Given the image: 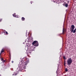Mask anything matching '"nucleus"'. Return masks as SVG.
I'll return each instance as SVG.
<instances>
[{
  "mask_svg": "<svg viewBox=\"0 0 76 76\" xmlns=\"http://www.w3.org/2000/svg\"><path fill=\"white\" fill-rule=\"evenodd\" d=\"M21 62L22 63L20 65V69L21 70H24L26 69L25 66H26L27 64L29 63V59L26 58V57H25L22 59Z\"/></svg>",
  "mask_w": 76,
  "mask_h": 76,
  "instance_id": "nucleus-1",
  "label": "nucleus"
},
{
  "mask_svg": "<svg viewBox=\"0 0 76 76\" xmlns=\"http://www.w3.org/2000/svg\"><path fill=\"white\" fill-rule=\"evenodd\" d=\"M71 32H73L74 33H75V32H76V28L74 30V29H75V26L74 25H72L71 26Z\"/></svg>",
  "mask_w": 76,
  "mask_h": 76,
  "instance_id": "nucleus-2",
  "label": "nucleus"
},
{
  "mask_svg": "<svg viewBox=\"0 0 76 76\" xmlns=\"http://www.w3.org/2000/svg\"><path fill=\"white\" fill-rule=\"evenodd\" d=\"M67 64H68V65H70L72 63V58H68L67 60Z\"/></svg>",
  "mask_w": 76,
  "mask_h": 76,
  "instance_id": "nucleus-3",
  "label": "nucleus"
},
{
  "mask_svg": "<svg viewBox=\"0 0 76 76\" xmlns=\"http://www.w3.org/2000/svg\"><path fill=\"white\" fill-rule=\"evenodd\" d=\"M32 45L34 46H36V47H37V46H38L39 44L38 43V41H34L32 43Z\"/></svg>",
  "mask_w": 76,
  "mask_h": 76,
  "instance_id": "nucleus-4",
  "label": "nucleus"
},
{
  "mask_svg": "<svg viewBox=\"0 0 76 76\" xmlns=\"http://www.w3.org/2000/svg\"><path fill=\"white\" fill-rule=\"evenodd\" d=\"M34 48L33 47H31V48H30L28 50V51L29 53H31V52H32V51L34 50Z\"/></svg>",
  "mask_w": 76,
  "mask_h": 76,
  "instance_id": "nucleus-5",
  "label": "nucleus"
},
{
  "mask_svg": "<svg viewBox=\"0 0 76 76\" xmlns=\"http://www.w3.org/2000/svg\"><path fill=\"white\" fill-rule=\"evenodd\" d=\"M3 52H4V50H3V49H2L0 53V56H1V53H3Z\"/></svg>",
  "mask_w": 76,
  "mask_h": 76,
  "instance_id": "nucleus-6",
  "label": "nucleus"
},
{
  "mask_svg": "<svg viewBox=\"0 0 76 76\" xmlns=\"http://www.w3.org/2000/svg\"><path fill=\"white\" fill-rule=\"evenodd\" d=\"M25 19V18L24 17H23L21 18L22 20H24Z\"/></svg>",
  "mask_w": 76,
  "mask_h": 76,
  "instance_id": "nucleus-7",
  "label": "nucleus"
},
{
  "mask_svg": "<svg viewBox=\"0 0 76 76\" xmlns=\"http://www.w3.org/2000/svg\"><path fill=\"white\" fill-rule=\"evenodd\" d=\"M13 16H14V17H15V18H18V17H17L15 15V14H13Z\"/></svg>",
  "mask_w": 76,
  "mask_h": 76,
  "instance_id": "nucleus-8",
  "label": "nucleus"
},
{
  "mask_svg": "<svg viewBox=\"0 0 76 76\" xmlns=\"http://www.w3.org/2000/svg\"><path fill=\"white\" fill-rule=\"evenodd\" d=\"M65 6L66 7H67L68 6V4H66L65 5Z\"/></svg>",
  "mask_w": 76,
  "mask_h": 76,
  "instance_id": "nucleus-9",
  "label": "nucleus"
},
{
  "mask_svg": "<svg viewBox=\"0 0 76 76\" xmlns=\"http://www.w3.org/2000/svg\"><path fill=\"white\" fill-rule=\"evenodd\" d=\"M63 59H64V60H66V57H65V56H64L63 57Z\"/></svg>",
  "mask_w": 76,
  "mask_h": 76,
  "instance_id": "nucleus-10",
  "label": "nucleus"
},
{
  "mask_svg": "<svg viewBox=\"0 0 76 76\" xmlns=\"http://www.w3.org/2000/svg\"><path fill=\"white\" fill-rule=\"evenodd\" d=\"M65 70L66 72H67V71H68V70L66 68Z\"/></svg>",
  "mask_w": 76,
  "mask_h": 76,
  "instance_id": "nucleus-11",
  "label": "nucleus"
},
{
  "mask_svg": "<svg viewBox=\"0 0 76 76\" xmlns=\"http://www.w3.org/2000/svg\"><path fill=\"white\" fill-rule=\"evenodd\" d=\"M55 1H53L54 2V1H58V0H55Z\"/></svg>",
  "mask_w": 76,
  "mask_h": 76,
  "instance_id": "nucleus-12",
  "label": "nucleus"
},
{
  "mask_svg": "<svg viewBox=\"0 0 76 76\" xmlns=\"http://www.w3.org/2000/svg\"><path fill=\"white\" fill-rule=\"evenodd\" d=\"M5 33H6V34H9L7 32V31H5Z\"/></svg>",
  "mask_w": 76,
  "mask_h": 76,
  "instance_id": "nucleus-13",
  "label": "nucleus"
},
{
  "mask_svg": "<svg viewBox=\"0 0 76 76\" xmlns=\"http://www.w3.org/2000/svg\"><path fill=\"white\" fill-rule=\"evenodd\" d=\"M17 75V74H12V75Z\"/></svg>",
  "mask_w": 76,
  "mask_h": 76,
  "instance_id": "nucleus-14",
  "label": "nucleus"
},
{
  "mask_svg": "<svg viewBox=\"0 0 76 76\" xmlns=\"http://www.w3.org/2000/svg\"><path fill=\"white\" fill-rule=\"evenodd\" d=\"M2 62H3V63H4V62H5V60H3L2 61Z\"/></svg>",
  "mask_w": 76,
  "mask_h": 76,
  "instance_id": "nucleus-15",
  "label": "nucleus"
},
{
  "mask_svg": "<svg viewBox=\"0 0 76 76\" xmlns=\"http://www.w3.org/2000/svg\"><path fill=\"white\" fill-rule=\"evenodd\" d=\"M14 62V61H12V63H13Z\"/></svg>",
  "mask_w": 76,
  "mask_h": 76,
  "instance_id": "nucleus-16",
  "label": "nucleus"
},
{
  "mask_svg": "<svg viewBox=\"0 0 76 76\" xmlns=\"http://www.w3.org/2000/svg\"><path fill=\"white\" fill-rule=\"evenodd\" d=\"M1 60H2L3 61V60H4V59L3 58H1Z\"/></svg>",
  "mask_w": 76,
  "mask_h": 76,
  "instance_id": "nucleus-17",
  "label": "nucleus"
},
{
  "mask_svg": "<svg viewBox=\"0 0 76 76\" xmlns=\"http://www.w3.org/2000/svg\"><path fill=\"white\" fill-rule=\"evenodd\" d=\"M63 32H64V28H63Z\"/></svg>",
  "mask_w": 76,
  "mask_h": 76,
  "instance_id": "nucleus-18",
  "label": "nucleus"
},
{
  "mask_svg": "<svg viewBox=\"0 0 76 76\" xmlns=\"http://www.w3.org/2000/svg\"><path fill=\"white\" fill-rule=\"evenodd\" d=\"M1 20H2V19H0V21H1Z\"/></svg>",
  "mask_w": 76,
  "mask_h": 76,
  "instance_id": "nucleus-19",
  "label": "nucleus"
},
{
  "mask_svg": "<svg viewBox=\"0 0 76 76\" xmlns=\"http://www.w3.org/2000/svg\"><path fill=\"white\" fill-rule=\"evenodd\" d=\"M65 64H66V63H65V62H64V64H65Z\"/></svg>",
  "mask_w": 76,
  "mask_h": 76,
  "instance_id": "nucleus-20",
  "label": "nucleus"
},
{
  "mask_svg": "<svg viewBox=\"0 0 76 76\" xmlns=\"http://www.w3.org/2000/svg\"><path fill=\"white\" fill-rule=\"evenodd\" d=\"M31 4H32V2H31Z\"/></svg>",
  "mask_w": 76,
  "mask_h": 76,
  "instance_id": "nucleus-21",
  "label": "nucleus"
},
{
  "mask_svg": "<svg viewBox=\"0 0 76 76\" xmlns=\"http://www.w3.org/2000/svg\"><path fill=\"white\" fill-rule=\"evenodd\" d=\"M75 0V1H76V0Z\"/></svg>",
  "mask_w": 76,
  "mask_h": 76,
  "instance_id": "nucleus-22",
  "label": "nucleus"
},
{
  "mask_svg": "<svg viewBox=\"0 0 76 76\" xmlns=\"http://www.w3.org/2000/svg\"><path fill=\"white\" fill-rule=\"evenodd\" d=\"M5 31H6V30H5Z\"/></svg>",
  "mask_w": 76,
  "mask_h": 76,
  "instance_id": "nucleus-23",
  "label": "nucleus"
},
{
  "mask_svg": "<svg viewBox=\"0 0 76 76\" xmlns=\"http://www.w3.org/2000/svg\"><path fill=\"white\" fill-rule=\"evenodd\" d=\"M0 76H1V75H0Z\"/></svg>",
  "mask_w": 76,
  "mask_h": 76,
  "instance_id": "nucleus-24",
  "label": "nucleus"
}]
</instances>
